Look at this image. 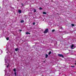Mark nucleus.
<instances>
[{
  "mask_svg": "<svg viewBox=\"0 0 76 76\" xmlns=\"http://www.w3.org/2000/svg\"><path fill=\"white\" fill-rule=\"evenodd\" d=\"M71 48V49H74L75 48V45H74V44H72L70 45Z\"/></svg>",
  "mask_w": 76,
  "mask_h": 76,
  "instance_id": "obj_1",
  "label": "nucleus"
},
{
  "mask_svg": "<svg viewBox=\"0 0 76 76\" xmlns=\"http://www.w3.org/2000/svg\"><path fill=\"white\" fill-rule=\"evenodd\" d=\"M48 29L46 28V29L44 32V34H47V33L48 32Z\"/></svg>",
  "mask_w": 76,
  "mask_h": 76,
  "instance_id": "obj_2",
  "label": "nucleus"
},
{
  "mask_svg": "<svg viewBox=\"0 0 76 76\" xmlns=\"http://www.w3.org/2000/svg\"><path fill=\"white\" fill-rule=\"evenodd\" d=\"M58 56L59 57H62V58H64V56H63V55L61 54H58Z\"/></svg>",
  "mask_w": 76,
  "mask_h": 76,
  "instance_id": "obj_3",
  "label": "nucleus"
},
{
  "mask_svg": "<svg viewBox=\"0 0 76 76\" xmlns=\"http://www.w3.org/2000/svg\"><path fill=\"white\" fill-rule=\"evenodd\" d=\"M19 50L18 48H16L15 49V51H19Z\"/></svg>",
  "mask_w": 76,
  "mask_h": 76,
  "instance_id": "obj_4",
  "label": "nucleus"
},
{
  "mask_svg": "<svg viewBox=\"0 0 76 76\" xmlns=\"http://www.w3.org/2000/svg\"><path fill=\"white\" fill-rule=\"evenodd\" d=\"M18 12L20 13H22V11L20 10H18Z\"/></svg>",
  "mask_w": 76,
  "mask_h": 76,
  "instance_id": "obj_5",
  "label": "nucleus"
},
{
  "mask_svg": "<svg viewBox=\"0 0 76 76\" xmlns=\"http://www.w3.org/2000/svg\"><path fill=\"white\" fill-rule=\"evenodd\" d=\"M48 57V55L46 54L45 58H47Z\"/></svg>",
  "mask_w": 76,
  "mask_h": 76,
  "instance_id": "obj_6",
  "label": "nucleus"
},
{
  "mask_svg": "<svg viewBox=\"0 0 76 76\" xmlns=\"http://www.w3.org/2000/svg\"><path fill=\"white\" fill-rule=\"evenodd\" d=\"M13 71H14L15 72H16V69H15V68L13 69Z\"/></svg>",
  "mask_w": 76,
  "mask_h": 76,
  "instance_id": "obj_7",
  "label": "nucleus"
},
{
  "mask_svg": "<svg viewBox=\"0 0 76 76\" xmlns=\"http://www.w3.org/2000/svg\"><path fill=\"white\" fill-rule=\"evenodd\" d=\"M50 23H53V21L52 20H51L50 21Z\"/></svg>",
  "mask_w": 76,
  "mask_h": 76,
  "instance_id": "obj_8",
  "label": "nucleus"
},
{
  "mask_svg": "<svg viewBox=\"0 0 76 76\" xmlns=\"http://www.w3.org/2000/svg\"><path fill=\"white\" fill-rule=\"evenodd\" d=\"M20 22H21V23H23V22H24V20H21L20 21Z\"/></svg>",
  "mask_w": 76,
  "mask_h": 76,
  "instance_id": "obj_9",
  "label": "nucleus"
},
{
  "mask_svg": "<svg viewBox=\"0 0 76 76\" xmlns=\"http://www.w3.org/2000/svg\"><path fill=\"white\" fill-rule=\"evenodd\" d=\"M26 34H29V35H30V33H29V32H26Z\"/></svg>",
  "mask_w": 76,
  "mask_h": 76,
  "instance_id": "obj_10",
  "label": "nucleus"
},
{
  "mask_svg": "<svg viewBox=\"0 0 76 76\" xmlns=\"http://www.w3.org/2000/svg\"><path fill=\"white\" fill-rule=\"evenodd\" d=\"M37 12V10H36L34 9V13H35V12Z\"/></svg>",
  "mask_w": 76,
  "mask_h": 76,
  "instance_id": "obj_11",
  "label": "nucleus"
},
{
  "mask_svg": "<svg viewBox=\"0 0 76 76\" xmlns=\"http://www.w3.org/2000/svg\"><path fill=\"white\" fill-rule=\"evenodd\" d=\"M43 14H44V15H46V14H47V13L45 12H43Z\"/></svg>",
  "mask_w": 76,
  "mask_h": 76,
  "instance_id": "obj_12",
  "label": "nucleus"
},
{
  "mask_svg": "<svg viewBox=\"0 0 76 76\" xmlns=\"http://www.w3.org/2000/svg\"><path fill=\"white\" fill-rule=\"evenodd\" d=\"M51 54V51H50L48 53L49 55H50Z\"/></svg>",
  "mask_w": 76,
  "mask_h": 76,
  "instance_id": "obj_13",
  "label": "nucleus"
},
{
  "mask_svg": "<svg viewBox=\"0 0 76 76\" xmlns=\"http://www.w3.org/2000/svg\"><path fill=\"white\" fill-rule=\"evenodd\" d=\"M64 33H65V34H68V32H66V31H64Z\"/></svg>",
  "mask_w": 76,
  "mask_h": 76,
  "instance_id": "obj_14",
  "label": "nucleus"
},
{
  "mask_svg": "<svg viewBox=\"0 0 76 76\" xmlns=\"http://www.w3.org/2000/svg\"><path fill=\"white\" fill-rule=\"evenodd\" d=\"M32 14V12L28 13L29 15H31V14Z\"/></svg>",
  "mask_w": 76,
  "mask_h": 76,
  "instance_id": "obj_15",
  "label": "nucleus"
},
{
  "mask_svg": "<svg viewBox=\"0 0 76 76\" xmlns=\"http://www.w3.org/2000/svg\"><path fill=\"white\" fill-rule=\"evenodd\" d=\"M72 26H75V25L74 24H71Z\"/></svg>",
  "mask_w": 76,
  "mask_h": 76,
  "instance_id": "obj_16",
  "label": "nucleus"
},
{
  "mask_svg": "<svg viewBox=\"0 0 76 76\" xmlns=\"http://www.w3.org/2000/svg\"><path fill=\"white\" fill-rule=\"evenodd\" d=\"M54 31H55V30L53 29V30H52V32H54Z\"/></svg>",
  "mask_w": 76,
  "mask_h": 76,
  "instance_id": "obj_17",
  "label": "nucleus"
},
{
  "mask_svg": "<svg viewBox=\"0 0 76 76\" xmlns=\"http://www.w3.org/2000/svg\"><path fill=\"white\" fill-rule=\"evenodd\" d=\"M33 25H35V23L34 22L33 23Z\"/></svg>",
  "mask_w": 76,
  "mask_h": 76,
  "instance_id": "obj_18",
  "label": "nucleus"
},
{
  "mask_svg": "<svg viewBox=\"0 0 76 76\" xmlns=\"http://www.w3.org/2000/svg\"><path fill=\"white\" fill-rule=\"evenodd\" d=\"M71 67H75V66H71Z\"/></svg>",
  "mask_w": 76,
  "mask_h": 76,
  "instance_id": "obj_19",
  "label": "nucleus"
},
{
  "mask_svg": "<svg viewBox=\"0 0 76 76\" xmlns=\"http://www.w3.org/2000/svg\"><path fill=\"white\" fill-rule=\"evenodd\" d=\"M6 39H7V40H9V38L7 37L6 38Z\"/></svg>",
  "mask_w": 76,
  "mask_h": 76,
  "instance_id": "obj_20",
  "label": "nucleus"
},
{
  "mask_svg": "<svg viewBox=\"0 0 76 76\" xmlns=\"http://www.w3.org/2000/svg\"><path fill=\"white\" fill-rule=\"evenodd\" d=\"M14 74H15V76H16V72H15L14 73Z\"/></svg>",
  "mask_w": 76,
  "mask_h": 76,
  "instance_id": "obj_21",
  "label": "nucleus"
},
{
  "mask_svg": "<svg viewBox=\"0 0 76 76\" xmlns=\"http://www.w3.org/2000/svg\"><path fill=\"white\" fill-rule=\"evenodd\" d=\"M21 4L22 6H23V3H22Z\"/></svg>",
  "mask_w": 76,
  "mask_h": 76,
  "instance_id": "obj_22",
  "label": "nucleus"
},
{
  "mask_svg": "<svg viewBox=\"0 0 76 76\" xmlns=\"http://www.w3.org/2000/svg\"><path fill=\"white\" fill-rule=\"evenodd\" d=\"M39 9L40 10H42V8H41V7H40Z\"/></svg>",
  "mask_w": 76,
  "mask_h": 76,
  "instance_id": "obj_23",
  "label": "nucleus"
},
{
  "mask_svg": "<svg viewBox=\"0 0 76 76\" xmlns=\"http://www.w3.org/2000/svg\"><path fill=\"white\" fill-rule=\"evenodd\" d=\"M21 31H22V30H20V32H21Z\"/></svg>",
  "mask_w": 76,
  "mask_h": 76,
  "instance_id": "obj_24",
  "label": "nucleus"
},
{
  "mask_svg": "<svg viewBox=\"0 0 76 76\" xmlns=\"http://www.w3.org/2000/svg\"><path fill=\"white\" fill-rule=\"evenodd\" d=\"M8 66H7V67H8Z\"/></svg>",
  "mask_w": 76,
  "mask_h": 76,
  "instance_id": "obj_25",
  "label": "nucleus"
},
{
  "mask_svg": "<svg viewBox=\"0 0 76 76\" xmlns=\"http://www.w3.org/2000/svg\"><path fill=\"white\" fill-rule=\"evenodd\" d=\"M62 28H63L62 27L61 28V29H62Z\"/></svg>",
  "mask_w": 76,
  "mask_h": 76,
  "instance_id": "obj_26",
  "label": "nucleus"
},
{
  "mask_svg": "<svg viewBox=\"0 0 76 76\" xmlns=\"http://www.w3.org/2000/svg\"><path fill=\"white\" fill-rule=\"evenodd\" d=\"M0 8H1V7H0Z\"/></svg>",
  "mask_w": 76,
  "mask_h": 76,
  "instance_id": "obj_27",
  "label": "nucleus"
}]
</instances>
